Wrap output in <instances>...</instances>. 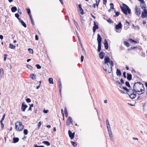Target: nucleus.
<instances>
[{"mask_svg": "<svg viewBox=\"0 0 147 147\" xmlns=\"http://www.w3.org/2000/svg\"><path fill=\"white\" fill-rule=\"evenodd\" d=\"M72 123L73 120L71 117H69L67 119L66 125L67 126H69L70 125V123L72 124Z\"/></svg>", "mask_w": 147, "mask_h": 147, "instance_id": "6e6552de", "label": "nucleus"}, {"mask_svg": "<svg viewBox=\"0 0 147 147\" xmlns=\"http://www.w3.org/2000/svg\"><path fill=\"white\" fill-rule=\"evenodd\" d=\"M19 22L21 23L22 24L23 26L25 28L26 27V25L25 23L22 20L20 19H19Z\"/></svg>", "mask_w": 147, "mask_h": 147, "instance_id": "6ab92c4d", "label": "nucleus"}, {"mask_svg": "<svg viewBox=\"0 0 147 147\" xmlns=\"http://www.w3.org/2000/svg\"><path fill=\"white\" fill-rule=\"evenodd\" d=\"M123 77L125 78H126V72H124L123 73Z\"/></svg>", "mask_w": 147, "mask_h": 147, "instance_id": "5fc2aeb1", "label": "nucleus"}, {"mask_svg": "<svg viewBox=\"0 0 147 147\" xmlns=\"http://www.w3.org/2000/svg\"><path fill=\"white\" fill-rule=\"evenodd\" d=\"M74 24L75 25L76 27H77V28H78V25L77 22H75V23Z\"/></svg>", "mask_w": 147, "mask_h": 147, "instance_id": "bf43d9fd", "label": "nucleus"}, {"mask_svg": "<svg viewBox=\"0 0 147 147\" xmlns=\"http://www.w3.org/2000/svg\"><path fill=\"white\" fill-rule=\"evenodd\" d=\"M2 121H2V120H1L0 123H1V127L2 129H3V128H4V125L3 124V123H2Z\"/></svg>", "mask_w": 147, "mask_h": 147, "instance_id": "49530a36", "label": "nucleus"}, {"mask_svg": "<svg viewBox=\"0 0 147 147\" xmlns=\"http://www.w3.org/2000/svg\"><path fill=\"white\" fill-rule=\"evenodd\" d=\"M133 90L135 92H138L137 94L139 95L143 94L144 92V86L140 82H136L134 84L133 86Z\"/></svg>", "mask_w": 147, "mask_h": 147, "instance_id": "f03ea898", "label": "nucleus"}, {"mask_svg": "<svg viewBox=\"0 0 147 147\" xmlns=\"http://www.w3.org/2000/svg\"><path fill=\"white\" fill-rule=\"evenodd\" d=\"M122 25L121 22H120L117 25L115 26V28L116 30V31L117 32H120V31L119 32L118 31H117V30H119L120 29H121L122 28Z\"/></svg>", "mask_w": 147, "mask_h": 147, "instance_id": "423d86ee", "label": "nucleus"}, {"mask_svg": "<svg viewBox=\"0 0 147 147\" xmlns=\"http://www.w3.org/2000/svg\"><path fill=\"white\" fill-rule=\"evenodd\" d=\"M19 140V139L18 138H13V142L14 143H16L18 142Z\"/></svg>", "mask_w": 147, "mask_h": 147, "instance_id": "412c9836", "label": "nucleus"}, {"mask_svg": "<svg viewBox=\"0 0 147 147\" xmlns=\"http://www.w3.org/2000/svg\"><path fill=\"white\" fill-rule=\"evenodd\" d=\"M121 85L124 83V81L123 79L121 78L120 80Z\"/></svg>", "mask_w": 147, "mask_h": 147, "instance_id": "603ef678", "label": "nucleus"}, {"mask_svg": "<svg viewBox=\"0 0 147 147\" xmlns=\"http://www.w3.org/2000/svg\"><path fill=\"white\" fill-rule=\"evenodd\" d=\"M26 66H27V67L28 69H30L31 70L32 69V68H33L32 67V66H31L30 65H26Z\"/></svg>", "mask_w": 147, "mask_h": 147, "instance_id": "58836bf2", "label": "nucleus"}, {"mask_svg": "<svg viewBox=\"0 0 147 147\" xmlns=\"http://www.w3.org/2000/svg\"><path fill=\"white\" fill-rule=\"evenodd\" d=\"M30 77L33 80H34L36 79V76H34L33 74H31L30 75Z\"/></svg>", "mask_w": 147, "mask_h": 147, "instance_id": "393cba45", "label": "nucleus"}, {"mask_svg": "<svg viewBox=\"0 0 147 147\" xmlns=\"http://www.w3.org/2000/svg\"><path fill=\"white\" fill-rule=\"evenodd\" d=\"M34 147H44L43 146H38L37 145H34Z\"/></svg>", "mask_w": 147, "mask_h": 147, "instance_id": "13d9d810", "label": "nucleus"}, {"mask_svg": "<svg viewBox=\"0 0 147 147\" xmlns=\"http://www.w3.org/2000/svg\"><path fill=\"white\" fill-rule=\"evenodd\" d=\"M125 85L128 87H130V85L129 84V83L128 82H126L125 83Z\"/></svg>", "mask_w": 147, "mask_h": 147, "instance_id": "79ce46f5", "label": "nucleus"}, {"mask_svg": "<svg viewBox=\"0 0 147 147\" xmlns=\"http://www.w3.org/2000/svg\"><path fill=\"white\" fill-rule=\"evenodd\" d=\"M123 6H121L120 7L122 11L125 15H127V12L130 14L131 13V10L126 5L123 3Z\"/></svg>", "mask_w": 147, "mask_h": 147, "instance_id": "7ed1b4c3", "label": "nucleus"}, {"mask_svg": "<svg viewBox=\"0 0 147 147\" xmlns=\"http://www.w3.org/2000/svg\"><path fill=\"white\" fill-rule=\"evenodd\" d=\"M24 126L21 122H17L15 124V128L16 130L21 131L24 129Z\"/></svg>", "mask_w": 147, "mask_h": 147, "instance_id": "20e7f679", "label": "nucleus"}, {"mask_svg": "<svg viewBox=\"0 0 147 147\" xmlns=\"http://www.w3.org/2000/svg\"><path fill=\"white\" fill-rule=\"evenodd\" d=\"M106 124L107 125V127H110V124L109 123V122L107 119H106Z\"/></svg>", "mask_w": 147, "mask_h": 147, "instance_id": "f704fd0d", "label": "nucleus"}, {"mask_svg": "<svg viewBox=\"0 0 147 147\" xmlns=\"http://www.w3.org/2000/svg\"><path fill=\"white\" fill-rule=\"evenodd\" d=\"M71 144L74 146L76 147L77 146V144L75 143V142L73 141H71Z\"/></svg>", "mask_w": 147, "mask_h": 147, "instance_id": "72a5a7b5", "label": "nucleus"}, {"mask_svg": "<svg viewBox=\"0 0 147 147\" xmlns=\"http://www.w3.org/2000/svg\"><path fill=\"white\" fill-rule=\"evenodd\" d=\"M49 82L50 84H53V79L51 78H49Z\"/></svg>", "mask_w": 147, "mask_h": 147, "instance_id": "a878e982", "label": "nucleus"}, {"mask_svg": "<svg viewBox=\"0 0 147 147\" xmlns=\"http://www.w3.org/2000/svg\"><path fill=\"white\" fill-rule=\"evenodd\" d=\"M27 13L28 15L30 14V9L27 8L26 9Z\"/></svg>", "mask_w": 147, "mask_h": 147, "instance_id": "c03bdc74", "label": "nucleus"}, {"mask_svg": "<svg viewBox=\"0 0 147 147\" xmlns=\"http://www.w3.org/2000/svg\"><path fill=\"white\" fill-rule=\"evenodd\" d=\"M104 45L105 49H107L108 48V44L107 42L106 39L105 40V42L104 43Z\"/></svg>", "mask_w": 147, "mask_h": 147, "instance_id": "dca6fc26", "label": "nucleus"}, {"mask_svg": "<svg viewBox=\"0 0 147 147\" xmlns=\"http://www.w3.org/2000/svg\"><path fill=\"white\" fill-rule=\"evenodd\" d=\"M123 89L127 91V92L128 93V91H129V90L127 89V88L126 87H123Z\"/></svg>", "mask_w": 147, "mask_h": 147, "instance_id": "a18cd8bd", "label": "nucleus"}, {"mask_svg": "<svg viewBox=\"0 0 147 147\" xmlns=\"http://www.w3.org/2000/svg\"><path fill=\"white\" fill-rule=\"evenodd\" d=\"M17 10V8L16 7L14 6L11 7V11L12 12H14Z\"/></svg>", "mask_w": 147, "mask_h": 147, "instance_id": "aec40b11", "label": "nucleus"}, {"mask_svg": "<svg viewBox=\"0 0 147 147\" xmlns=\"http://www.w3.org/2000/svg\"><path fill=\"white\" fill-rule=\"evenodd\" d=\"M4 75V71L2 68L0 69V79Z\"/></svg>", "mask_w": 147, "mask_h": 147, "instance_id": "2eb2a0df", "label": "nucleus"}, {"mask_svg": "<svg viewBox=\"0 0 147 147\" xmlns=\"http://www.w3.org/2000/svg\"><path fill=\"white\" fill-rule=\"evenodd\" d=\"M84 58V56L82 55L81 57V61L82 62L83 61Z\"/></svg>", "mask_w": 147, "mask_h": 147, "instance_id": "4d7b16f0", "label": "nucleus"}, {"mask_svg": "<svg viewBox=\"0 0 147 147\" xmlns=\"http://www.w3.org/2000/svg\"><path fill=\"white\" fill-rule=\"evenodd\" d=\"M64 112L65 113V116L67 117L68 116V113L67 112V109L66 108H65L64 109Z\"/></svg>", "mask_w": 147, "mask_h": 147, "instance_id": "c756f323", "label": "nucleus"}, {"mask_svg": "<svg viewBox=\"0 0 147 147\" xmlns=\"http://www.w3.org/2000/svg\"><path fill=\"white\" fill-rule=\"evenodd\" d=\"M28 51L30 53L33 54V50L32 49L30 48L28 49Z\"/></svg>", "mask_w": 147, "mask_h": 147, "instance_id": "e433bc0d", "label": "nucleus"}, {"mask_svg": "<svg viewBox=\"0 0 147 147\" xmlns=\"http://www.w3.org/2000/svg\"><path fill=\"white\" fill-rule=\"evenodd\" d=\"M132 78V75L131 74H127V79L129 80H131Z\"/></svg>", "mask_w": 147, "mask_h": 147, "instance_id": "a211bd4d", "label": "nucleus"}, {"mask_svg": "<svg viewBox=\"0 0 147 147\" xmlns=\"http://www.w3.org/2000/svg\"><path fill=\"white\" fill-rule=\"evenodd\" d=\"M124 44L127 47H129L130 46L129 43L127 41H124Z\"/></svg>", "mask_w": 147, "mask_h": 147, "instance_id": "bb28decb", "label": "nucleus"}, {"mask_svg": "<svg viewBox=\"0 0 147 147\" xmlns=\"http://www.w3.org/2000/svg\"><path fill=\"white\" fill-rule=\"evenodd\" d=\"M9 47L12 49H14L16 48V46L10 43L9 44Z\"/></svg>", "mask_w": 147, "mask_h": 147, "instance_id": "4be33fe9", "label": "nucleus"}, {"mask_svg": "<svg viewBox=\"0 0 147 147\" xmlns=\"http://www.w3.org/2000/svg\"><path fill=\"white\" fill-rule=\"evenodd\" d=\"M41 125V122L40 121V122H39L38 123V127L39 128L40 127Z\"/></svg>", "mask_w": 147, "mask_h": 147, "instance_id": "6e6d98bb", "label": "nucleus"}, {"mask_svg": "<svg viewBox=\"0 0 147 147\" xmlns=\"http://www.w3.org/2000/svg\"><path fill=\"white\" fill-rule=\"evenodd\" d=\"M61 112L63 116H64V113H63V109H61Z\"/></svg>", "mask_w": 147, "mask_h": 147, "instance_id": "e2e57ef3", "label": "nucleus"}, {"mask_svg": "<svg viewBox=\"0 0 147 147\" xmlns=\"http://www.w3.org/2000/svg\"><path fill=\"white\" fill-rule=\"evenodd\" d=\"M94 26L93 27V31L94 33H95L96 30L98 29V26L96 24V23L95 21L94 22Z\"/></svg>", "mask_w": 147, "mask_h": 147, "instance_id": "1a4fd4ad", "label": "nucleus"}, {"mask_svg": "<svg viewBox=\"0 0 147 147\" xmlns=\"http://www.w3.org/2000/svg\"><path fill=\"white\" fill-rule=\"evenodd\" d=\"M97 40L98 42V44H101L102 38L99 34H97Z\"/></svg>", "mask_w": 147, "mask_h": 147, "instance_id": "f8f14e48", "label": "nucleus"}, {"mask_svg": "<svg viewBox=\"0 0 147 147\" xmlns=\"http://www.w3.org/2000/svg\"><path fill=\"white\" fill-rule=\"evenodd\" d=\"M79 11L80 13L81 14L83 15L84 14V12L83 10V9H81V10H80Z\"/></svg>", "mask_w": 147, "mask_h": 147, "instance_id": "8fccbe9b", "label": "nucleus"}, {"mask_svg": "<svg viewBox=\"0 0 147 147\" xmlns=\"http://www.w3.org/2000/svg\"><path fill=\"white\" fill-rule=\"evenodd\" d=\"M141 3H144V0H138Z\"/></svg>", "mask_w": 147, "mask_h": 147, "instance_id": "680f3d73", "label": "nucleus"}, {"mask_svg": "<svg viewBox=\"0 0 147 147\" xmlns=\"http://www.w3.org/2000/svg\"><path fill=\"white\" fill-rule=\"evenodd\" d=\"M105 54L103 52L101 51L99 54V56L101 59H103Z\"/></svg>", "mask_w": 147, "mask_h": 147, "instance_id": "4468645a", "label": "nucleus"}, {"mask_svg": "<svg viewBox=\"0 0 147 147\" xmlns=\"http://www.w3.org/2000/svg\"><path fill=\"white\" fill-rule=\"evenodd\" d=\"M114 12L115 13V14L113 16L114 17H116L118 16L119 15V12L118 11H114Z\"/></svg>", "mask_w": 147, "mask_h": 147, "instance_id": "cd10ccee", "label": "nucleus"}, {"mask_svg": "<svg viewBox=\"0 0 147 147\" xmlns=\"http://www.w3.org/2000/svg\"><path fill=\"white\" fill-rule=\"evenodd\" d=\"M107 21L108 22L110 23H113V22H112L110 19H108Z\"/></svg>", "mask_w": 147, "mask_h": 147, "instance_id": "09e8293b", "label": "nucleus"}, {"mask_svg": "<svg viewBox=\"0 0 147 147\" xmlns=\"http://www.w3.org/2000/svg\"><path fill=\"white\" fill-rule=\"evenodd\" d=\"M147 15V10L146 9H144L142 11L141 17L142 18H145Z\"/></svg>", "mask_w": 147, "mask_h": 147, "instance_id": "0eeeda50", "label": "nucleus"}, {"mask_svg": "<svg viewBox=\"0 0 147 147\" xmlns=\"http://www.w3.org/2000/svg\"><path fill=\"white\" fill-rule=\"evenodd\" d=\"M69 136L70 138L71 139H73L75 133L74 132L73 133H72L69 130L68 131Z\"/></svg>", "mask_w": 147, "mask_h": 147, "instance_id": "9b49d317", "label": "nucleus"}, {"mask_svg": "<svg viewBox=\"0 0 147 147\" xmlns=\"http://www.w3.org/2000/svg\"><path fill=\"white\" fill-rule=\"evenodd\" d=\"M36 66L38 69H40L41 68V66L39 64H36Z\"/></svg>", "mask_w": 147, "mask_h": 147, "instance_id": "a19ab883", "label": "nucleus"}, {"mask_svg": "<svg viewBox=\"0 0 147 147\" xmlns=\"http://www.w3.org/2000/svg\"><path fill=\"white\" fill-rule=\"evenodd\" d=\"M107 128L108 130V132L111 131L110 127H107Z\"/></svg>", "mask_w": 147, "mask_h": 147, "instance_id": "3c124183", "label": "nucleus"}, {"mask_svg": "<svg viewBox=\"0 0 147 147\" xmlns=\"http://www.w3.org/2000/svg\"><path fill=\"white\" fill-rule=\"evenodd\" d=\"M116 73L117 76H120L121 75V71L118 69H117Z\"/></svg>", "mask_w": 147, "mask_h": 147, "instance_id": "f3484780", "label": "nucleus"}, {"mask_svg": "<svg viewBox=\"0 0 147 147\" xmlns=\"http://www.w3.org/2000/svg\"><path fill=\"white\" fill-rule=\"evenodd\" d=\"M101 50V44H98V51L99 52Z\"/></svg>", "mask_w": 147, "mask_h": 147, "instance_id": "c85d7f7f", "label": "nucleus"}, {"mask_svg": "<svg viewBox=\"0 0 147 147\" xmlns=\"http://www.w3.org/2000/svg\"><path fill=\"white\" fill-rule=\"evenodd\" d=\"M134 90L132 89H130L129 91H128V95H129L130 97L132 99L135 98L136 96V94L135 93H134Z\"/></svg>", "mask_w": 147, "mask_h": 147, "instance_id": "39448f33", "label": "nucleus"}, {"mask_svg": "<svg viewBox=\"0 0 147 147\" xmlns=\"http://www.w3.org/2000/svg\"><path fill=\"white\" fill-rule=\"evenodd\" d=\"M110 9H114L115 10V9L114 8V5L113 3H111L110 4Z\"/></svg>", "mask_w": 147, "mask_h": 147, "instance_id": "2f4dec72", "label": "nucleus"}, {"mask_svg": "<svg viewBox=\"0 0 147 147\" xmlns=\"http://www.w3.org/2000/svg\"><path fill=\"white\" fill-rule=\"evenodd\" d=\"M26 101L28 103H30L31 102V100L29 98H27L26 99Z\"/></svg>", "mask_w": 147, "mask_h": 147, "instance_id": "de8ad7c7", "label": "nucleus"}, {"mask_svg": "<svg viewBox=\"0 0 147 147\" xmlns=\"http://www.w3.org/2000/svg\"><path fill=\"white\" fill-rule=\"evenodd\" d=\"M44 144L46 145L47 146H49L50 145V143L47 141H44L42 142Z\"/></svg>", "mask_w": 147, "mask_h": 147, "instance_id": "5701e85b", "label": "nucleus"}, {"mask_svg": "<svg viewBox=\"0 0 147 147\" xmlns=\"http://www.w3.org/2000/svg\"><path fill=\"white\" fill-rule=\"evenodd\" d=\"M140 6L142 9H146L145 8L146 7V6L145 4V3H141Z\"/></svg>", "mask_w": 147, "mask_h": 147, "instance_id": "b1692460", "label": "nucleus"}, {"mask_svg": "<svg viewBox=\"0 0 147 147\" xmlns=\"http://www.w3.org/2000/svg\"><path fill=\"white\" fill-rule=\"evenodd\" d=\"M18 11L20 14L22 13V12H21V10L20 9H18Z\"/></svg>", "mask_w": 147, "mask_h": 147, "instance_id": "052dcab7", "label": "nucleus"}, {"mask_svg": "<svg viewBox=\"0 0 147 147\" xmlns=\"http://www.w3.org/2000/svg\"><path fill=\"white\" fill-rule=\"evenodd\" d=\"M113 64V61L110 59L109 57L105 56L102 66L103 69L107 74L111 73Z\"/></svg>", "mask_w": 147, "mask_h": 147, "instance_id": "f257e3e1", "label": "nucleus"}, {"mask_svg": "<svg viewBox=\"0 0 147 147\" xmlns=\"http://www.w3.org/2000/svg\"><path fill=\"white\" fill-rule=\"evenodd\" d=\"M35 40H38V36L37 35H35Z\"/></svg>", "mask_w": 147, "mask_h": 147, "instance_id": "774afa93", "label": "nucleus"}, {"mask_svg": "<svg viewBox=\"0 0 147 147\" xmlns=\"http://www.w3.org/2000/svg\"><path fill=\"white\" fill-rule=\"evenodd\" d=\"M129 42H134V43H137V41H135V40H134L131 39H129Z\"/></svg>", "mask_w": 147, "mask_h": 147, "instance_id": "7c9ffc66", "label": "nucleus"}, {"mask_svg": "<svg viewBox=\"0 0 147 147\" xmlns=\"http://www.w3.org/2000/svg\"><path fill=\"white\" fill-rule=\"evenodd\" d=\"M96 5L97 6V7L98 8V5L99 4V2L100 1V0H96Z\"/></svg>", "mask_w": 147, "mask_h": 147, "instance_id": "4c0bfd02", "label": "nucleus"}, {"mask_svg": "<svg viewBox=\"0 0 147 147\" xmlns=\"http://www.w3.org/2000/svg\"><path fill=\"white\" fill-rule=\"evenodd\" d=\"M15 16L19 20V19H20L19 18V15L18 13H16L15 14Z\"/></svg>", "mask_w": 147, "mask_h": 147, "instance_id": "ea45409f", "label": "nucleus"}, {"mask_svg": "<svg viewBox=\"0 0 147 147\" xmlns=\"http://www.w3.org/2000/svg\"><path fill=\"white\" fill-rule=\"evenodd\" d=\"M103 4H106L107 3V0H103Z\"/></svg>", "mask_w": 147, "mask_h": 147, "instance_id": "69168bd1", "label": "nucleus"}, {"mask_svg": "<svg viewBox=\"0 0 147 147\" xmlns=\"http://www.w3.org/2000/svg\"><path fill=\"white\" fill-rule=\"evenodd\" d=\"M109 136L110 137L111 140L112 141H113V136L112 134H111V135H109Z\"/></svg>", "mask_w": 147, "mask_h": 147, "instance_id": "37998d69", "label": "nucleus"}, {"mask_svg": "<svg viewBox=\"0 0 147 147\" xmlns=\"http://www.w3.org/2000/svg\"><path fill=\"white\" fill-rule=\"evenodd\" d=\"M136 13L137 15H139L141 13V11L139 9H138L137 6L135 7Z\"/></svg>", "mask_w": 147, "mask_h": 147, "instance_id": "ddd939ff", "label": "nucleus"}, {"mask_svg": "<svg viewBox=\"0 0 147 147\" xmlns=\"http://www.w3.org/2000/svg\"><path fill=\"white\" fill-rule=\"evenodd\" d=\"M28 107V106L25 104V102H24L22 104L21 109L23 112H24L26 109Z\"/></svg>", "mask_w": 147, "mask_h": 147, "instance_id": "9d476101", "label": "nucleus"}, {"mask_svg": "<svg viewBox=\"0 0 147 147\" xmlns=\"http://www.w3.org/2000/svg\"><path fill=\"white\" fill-rule=\"evenodd\" d=\"M80 19L81 22L82 24H83L84 22V20H83V17H82V16H80Z\"/></svg>", "mask_w": 147, "mask_h": 147, "instance_id": "c9c22d12", "label": "nucleus"}, {"mask_svg": "<svg viewBox=\"0 0 147 147\" xmlns=\"http://www.w3.org/2000/svg\"><path fill=\"white\" fill-rule=\"evenodd\" d=\"M5 114H4V115L3 116V117L2 118V119L1 120H2V121H3V120L4 119L5 117Z\"/></svg>", "mask_w": 147, "mask_h": 147, "instance_id": "338daca9", "label": "nucleus"}, {"mask_svg": "<svg viewBox=\"0 0 147 147\" xmlns=\"http://www.w3.org/2000/svg\"><path fill=\"white\" fill-rule=\"evenodd\" d=\"M28 131L27 129H24V133L25 135H27L28 133Z\"/></svg>", "mask_w": 147, "mask_h": 147, "instance_id": "473e14b6", "label": "nucleus"}, {"mask_svg": "<svg viewBox=\"0 0 147 147\" xmlns=\"http://www.w3.org/2000/svg\"><path fill=\"white\" fill-rule=\"evenodd\" d=\"M78 7L79 9V10H81V9H82V8L81 5L80 4H79L78 5Z\"/></svg>", "mask_w": 147, "mask_h": 147, "instance_id": "864d4df0", "label": "nucleus"}, {"mask_svg": "<svg viewBox=\"0 0 147 147\" xmlns=\"http://www.w3.org/2000/svg\"><path fill=\"white\" fill-rule=\"evenodd\" d=\"M48 111H49L48 110H44L43 111V112L45 113H47Z\"/></svg>", "mask_w": 147, "mask_h": 147, "instance_id": "0e129e2a", "label": "nucleus"}]
</instances>
